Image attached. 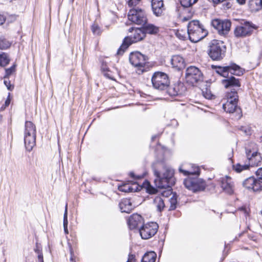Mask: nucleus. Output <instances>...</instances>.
I'll use <instances>...</instances> for the list:
<instances>
[{
	"mask_svg": "<svg viewBox=\"0 0 262 262\" xmlns=\"http://www.w3.org/2000/svg\"><path fill=\"white\" fill-rule=\"evenodd\" d=\"M156 178V186L160 189L170 188L175 184L174 170L170 167L166 166L163 160L154 162L151 166Z\"/></svg>",
	"mask_w": 262,
	"mask_h": 262,
	"instance_id": "1",
	"label": "nucleus"
},
{
	"mask_svg": "<svg viewBox=\"0 0 262 262\" xmlns=\"http://www.w3.org/2000/svg\"><path fill=\"white\" fill-rule=\"evenodd\" d=\"M180 172L184 176H187L183 181L185 187L193 192L204 191L206 187L205 181L198 178L200 173L199 167L195 168L193 171H188L183 169L181 167L179 168Z\"/></svg>",
	"mask_w": 262,
	"mask_h": 262,
	"instance_id": "2",
	"label": "nucleus"
},
{
	"mask_svg": "<svg viewBox=\"0 0 262 262\" xmlns=\"http://www.w3.org/2000/svg\"><path fill=\"white\" fill-rule=\"evenodd\" d=\"M227 102L223 104L224 110L233 116L232 119L239 120L243 116L241 108L238 106V96L234 89L227 92L225 95Z\"/></svg>",
	"mask_w": 262,
	"mask_h": 262,
	"instance_id": "3",
	"label": "nucleus"
},
{
	"mask_svg": "<svg viewBox=\"0 0 262 262\" xmlns=\"http://www.w3.org/2000/svg\"><path fill=\"white\" fill-rule=\"evenodd\" d=\"M128 31L129 32H134V34L133 35L124 37L121 45L117 50V55L122 56L130 45L142 40L146 37L141 27L139 28H130Z\"/></svg>",
	"mask_w": 262,
	"mask_h": 262,
	"instance_id": "4",
	"label": "nucleus"
},
{
	"mask_svg": "<svg viewBox=\"0 0 262 262\" xmlns=\"http://www.w3.org/2000/svg\"><path fill=\"white\" fill-rule=\"evenodd\" d=\"M208 31L198 20H193L187 25V34L190 41L197 42L208 35Z\"/></svg>",
	"mask_w": 262,
	"mask_h": 262,
	"instance_id": "5",
	"label": "nucleus"
},
{
	"mask_svg": "<svg viewBox=\"0 0 262 262\" xmlns=\"http://www.w3.org/2000/svg\"><path fill=\"white\" fill-rule=\"evenodd\" d=\"M226 51V47L223 41L213 39L209 43L207 53L212 60L220 61L225 57Z\"/></svg>",
	"mask_w": 262,
	"mask_h": 262,
	"instance_id": "6",
	"label": "nucleus"
},
{
	"mask_svg": "<svg viewBox=\"0 0 262 262\" xmlns=\"http://www.w3.org/2000/svg\"><path fill=\"white\" fill-rule=\"evenodd\" d=\"M36 130L35 124L26 121L25 124L24 143L26 149L30 151L36 144Z\"/></svg>",
	"mask_w": 262,
	"mask_h": 262,
	"instance_id": "7",
	"label": "nucleus"
},
{
	"mask_svg": "<svg viewBox=\"0 0 262 262\" xmlns=\"http://www.w3.org/2000/svg\"><path fill=\"white\" fill-rule=\"evenodd\" d=\"M257 27L250 21L242 20L234 30V34L236 38H244L252 35Z\"/></svg>",
	"mask_w": 262,
	"mask_h": 262,
	"instance_id": "8",
	"label": "nucleus"
},
{
	"mask_svg": "<svg viewBox=\"0 0 262 262\" xmlns=\"http://www.w3.org/2000/svg\"><path fill=\"white\" fill-rule=\"evenodd\" d=\"M151 82L154 89L163 92L168 88L170 80L167 74L157 71L154 73L151 77Z\"/></svg>",
	"mask_w": 262,
	"mask_h": 262,
	"instance_id": "9",
	"label": "nucleus"
},
{
	"mask_svg": "<svg viewBox=\"0 0 262 262\" xmlns=\"http://www.w3.org/2000/svg\"><path fill=\"white\" fill-rule=\"evenodd\" d=\"M203 74L201 71L195 66H189L186 70L185 79L188 83L194 86L203 81Z\"/></svg>",
	"mask_w": 262,
	"mask_h": 262,
	"instance_id": "10",
	"label": "nucleus"
},
{
	"mask_svg": "<svg viewBox=\"0 0 262 262\" xmlns=\"http://www.w3.org/2000/svg\"><path fill=\"white\" fill-rule=\"evenodd\" d=\"M127 17L129 20L138 25L142 26L148 21L145 11L138 7L131 9L128 13Z\"/></svg>",
	"mask_w": 262,
	"mask_h": 262,
	"instance_id": "11",
	"label": "nucleus"
},
{
	"mask_svg": "<svg viewBox=\"0 0 262 262\" xmlns=\"http://www.w3.org/2000/svg\"><path fill=\"white\" fill-rule=\"evenodd\" d=\"M148 58L147 56L142 54L139 51L132 52L129 56V60L131 64L137 67L139 70L143 72L146 63L147 62Z\"/></svg>",
	"mask_w": 262,
	"mask_h": 262,
	"instance_id": "12",
	"label": "nucleus"
},
{
	"mask_svg": "<svg viewBox=\"0 0 262 262\" xmlns=\"http://www.w3.org/2000/svg\"><path fill=\"white\" fill-rule=\"evenodd\" d=\"M158 228L159 226L156 222L143 224L139 229V233L142 239H147L156 234Z\"/></svg>",
	"mask_w": 262,
	"mask_h": 262,
	"instance_id": "13",
	"label": "nucleus"
},
{
	"mask_svg": "<svg viewBox=\"0 0 262 262\" xmlns=\"http://www.w3.org/2000/svg\"><path fill=\"white\" fill-rule=\"evenodd\" d=\"M186 91V88L183 83L179 81L172 85L169 84L168 88L165 90L164 93L170 96H176L183 95Z\"/></svg>",
	"mask_w": 262,
	"mask_h": 262,
	"instance_id": "14",
	"label": "nucleus"
},
{
	"mask_svg": "<svg viewBox=\"0 0 262 262\" xmlns=\"http://www.w3.org/2000/svg\"><path fill=\"white\" fill-rule=\"evenodd\" d=\"M127 223L130 230L139 229L144 224V219L142 216L137 213L131 215L127 220Z\"/></svg>",
	"mask_w": 262,
	"mask_h": 262,
	"instance_id": "15",
	"label": "nucleus"
},
{
	"mask_svg": "<svg viewBox=\"0 0 262 262\" xmlns=\"http://www.w3.org/2000/svg\"><path fill=\"white\" fill-rule=\"evenodd\" d=\"M243 186L248 189H252L254 192L262 191V185L259 184L253 176L245 180L243 182Z\"/></svg>",
	"mask_w": 262,
	"mask_h": 262,
	"instance_id": "16",
	"label": "nucleus"
},
{
	"mask_svg": "<svg viewBox=\"0 0 262 262\" xmlns=\"http://www.w3.org/2000/svg\"><path fill=\"white\" fill-rule=\"evenodd\" d=\"M220 183L221 188L226 193L229 195L233 193V184L230 177L226 176L221 178L220 180Z\"/></svg>",
	"mask_w": 262,
	"mask_h": 262,
	"instance_id": "17",
	"label": "nucleus"
},
{
	"mask_svg": "<svg viewBox=\"0 0 262 262\" xmlns=\"http://www.w3.org/2000/svg\"><path fill=\"white\" fill-rule=\"evenodd\" d=\"M151 6L153 14L157 17L161 16L164 10L163 0H151Z\"/></svg>",
	"mask_w": 262,
	"mask_h": 262,
	"instance_id": "18",
	"label": "nucleus"
},
{
	"mask_svg": "<svg viewBox=\"0 0 262 262\" xmlns=\"http://www.w3.org/2000/svg\"><path fill=\"white\" fill-rule=\"evenodd\" d=\"M141 27L145 35L146 34L155 35L160 31V28L159 27L153 24L148 23V21L144 23L141 26Z\"/></svg>",
	"mask_w": 262,
	"mask_h": 262,
	"instance_id": "19",
	"label": "nucleus"
},
{
	"mask_svg": "<svg viewBox=\"0 0 262 262\" xmlns=\"http://www.w3.org/2000/svg\"><path fill=\"white\" fill-rule=\"evenodd\" d=\"M170 62L172 68L178 71H181L185 67L184 59L179 55H173L171 58Z\"/></svg>",
	"mask_w": 262,
	"mask_h": 262,
	"instance_id": "20",
	"label": "nucleus"
},
{
	"mask_svg": "<svg viewBox=\"0 0 262 262\" xmlns=\"http://www.w3.org/2000/svg\"><path fill=\"white\" fill-rule=\"evenodd\" d=\"M226 78L222 80V83L225 88L241 86V84L239 79L236 78L232 75L229 77H227Z\"/></svg>",
	"mask_w": 262,
	"mask_h": 262,
	"instance_id": "21",
	"label": "nucleus"
},
{
	"mask_svg": "<svg viewBox=\"0 0 262 262\" xmlns=\"http://www.w3.org/2000/svg\"><path fill=\"white\" fill-rule=\"evenodd\" d=\"M119 208L122 212L129 213L135 208L130 199L124 198L121 200L119 204Z\"/></svg>",
	"mask_w": 262,
	"mask_h": 262,
	"instance_id": "22",
	"label": "nucleus"
},
{
	"mask_svg": "<svg viewBox=\"0 0 262 262\" xmlns=\"http://www.w3.org/2000/svg\"><path fill=\"white\" fill-rule=\"evenodd\" d=\"M228 72L230 73L231 75L240 76L243 75L245 72V70L241 68L239 65L231 62L228 65Z\"/></svg>",
	"mask_w": 262,
	"mask_h": 262,
	"instance_id": "23",
	"label": "nucleus"
},
{
	"mask_svg": "<svg viewBox=\"0 0 262 262\" xmlns=\"http://www.w3.org/2000/svg\"><path fill=\"white\" fill-rule=\"evenodd\" d=\"M231 26V23L229 20H223L221 24V27L217 31V33L221 35L224 36L227 35L230 30Z\"/></svg>",
	"mask_w": 262,
	"mask_h": 262,
	"instance_id": "24",
	"label": "nucleus"
},
{
	"mask_svg": "<svg viewBox=\"0 0 262 262\" xmlns=\"http://www.w3.org/2000/svg\"><path fill=\"white\" fill-rule=\"evenodd\" d=\"M157 256L154 251L147 252L143 256L141 262H155Z\"/></svg>",
	"mask_w": 262,
	"mask_h": 262,
	"instance_id": "25",
	"label": "nucleus"
},
{
	"mask_svg": "<svg viewBox=\"0 0 262 262\" xmlns=\"http://www.w3.org/2000/svg\"><path fill=\"white\" fill-rule=\"evenodd\" d=\"M212 68L213 69H216V72L219 74L220 75L224 77H227L228 76V67L227 66L222 67V66H212Z\"/></svg>",
	"mask_w": 262,
	"mask_h": 262,
	"instance_id": "26",
	"label": "nucleus"
},
{
	"mask_svg": "<svg viewBox=\"0 0 262 262\" xmlns=\"http://www.w3.org/2000/svg\"><path fill=\"white\" fill-rule=\"evenodd\" d=\"M249 6L252 11H258L262 8V0H250Z\"/></svg>",
	"mask_w": 262,
	"mask_h": 262,
	"instance_id": "27",
	"label": "nucleus"
},
{
	"mask_svg": "<svg viewBox=\"0 0 262 262\" xmlns=\"http://www.w3.org/2000/svg\"><path fill=\"white\" fill-rule=\"evenodd\" d=\"M198 0H181L180 4L184 9H188V12L192 14L190 7L196 3Z\"/></svg>",
	"mask_w": 262,
	"mask_h": 262,
	"instance_id": "28",
	"label": "nucleus"
},
{
	"mask_svg": "<svg viewBox=\"0 0 262 262\" xmlns=\"http://www.w3.org/2000/svg\"><path fill=\"white\" fill-rule=\"evenodd\" d=\"M10 59L9 55L6 53L0 54V66L5 67L10 62Z\"/></svg>",
	"mask_w": 262,
	"mask_h": 262,
	"instance_id": "29",
	"label": "nucleus"
},
{
	"mask_svg": "<svg viewBox=\"0 0 262 262\" xmlns=\"http://www.w3.org/2000/svg\"><path fill=\"white\" fill-rule=\"evenodd\" d=\"M154 203L156 204L157 210L162 212L165 207L164 200L161 196H157L154 199Z\"/></svg>",
	"mask_w": 262,
	"mask_h": 262,
	"instance_id": "30",
	"label": "nucleus"
},
{
	"mask_svg": "<svg viewBox=\"0 0 262 262\" xmlns=\"http://www.w3.org/2000/svg\"><path fill=\"white\" fill-rule=\"evenodd\" d=\"M119 191L122 192H135L137 191L138 187L136 186V188L135 189L132 187L130 186L128 184H125L118 187Z\"/></svg>",
	"mask_w": 262,
	"mask_h": 262,
	"instance_id": "31",
	"label": "nucleus"
},
{
	"mask_svg": "<svg viewBox=\"0 0 262 262\" xmlns=\"http://www.w3.org/2000/svg\"><path fill=\"white\" fill-rule=\"evenodd\" d=\"M11 45V42L6 39L4 37H0V49L6 50L9 48Z\"/></svg>",
	"mask_w": 262,
	"mask_h": 262,
	"instance_id": "32",
	"label": "nucleus"
},
{
	"mask_svg": "<svg viewBox=\"0 0 262 262\" xmlns=\"http://www.w3.org/2000/svg\"><path fill=\"white\" fill-rule=\"evenodd\" d=\"M250 167L249 164L241 165L239 163L233 165V169L237 172H241L244 170H246Z\"/></svg>",
	"mask_w": 262,
	"mask_h": 262,
	"instance_id": "33",
	"label": "nucleus"
},
{
	"mask_svg": "<svg viewBox=\"0 0 262 262\" xmlns=\"http://www.w3.org/2000/svg\"><path fill=\"white\" fill-rule=\"evenodd\" d=\"M16 65L13 64L11 67L5 69V74L4 76V79H8L9 76L15 72Z\"/></svg>",
	"mask_w": 262,
	"mask_h": 262,
	"instance_id": "34",
	"label": "nucleus"
},
{
	"mask_svg": "<svg viewBox=\"0 0 262 262\" xmlns=\"http://www.w3.org/2000/svg\"><path fill=\"white\" fill-rule=\"evenodd\" d=\"M223 20L221 19L216 18L212 20L211 22V26L217 31L221 27V24Z\"/></svg>",
	"mask_w": 262,
	"mask_h": 262,
	"instance_id": "35",
	"label": "nucleus"
},
{
	"mask_svg": "<svg viewBox=\"0 0 262 262\" xmlns=\"http://www.w3.org/2000/svg\"><path fill=\"white\" fill-rule=\"evenodd\" d=\"M170 206L169 208V210H174L177 208V200L176 194H173L170 200Z\"/></svg>",
	"mask_w": 262,
	"mask_h": 262,
	"instance_id": "36",
	"label": "nucleus"
},
{
	"mask_svg": "<svg viewBox=\"0 0 262 262\" xmlns=\"http://www.w3.org/2000/svg\"><path fill=\"white\" fill-rule=\"evenodd\" d=\"M256 157H258L259 158L256 157V156L254 157V159L253 160H249V165L251 164V166H254L256 165L258 166L259 164L261 162V156L260 154L257 151Z\"/></svg>",
	"mask_w": 262,
	"mask_h": 262,
	"instance_id": "37",
	"label": "nucleus"
},
{
	"mask_svg": "<svg viewBox=\"0 0 262 262\" xmlns=\"http://www.w3.org/2000/svg\"><path fill=\"white\" fill-rule=\"evenodd\" d=\"M91 30L94 35H99L101 33V29L98 25L93 24L91 26Z\"/></svg>",
	"mask_w": 262,
	"mask_h": 262,
	"instance_id": "38",
	"label": "nucleus"
},
{
	"mask_svg": "<svg viewBox=\"0 0 262 262\" xmlns=\"http://www.w3.org/2000/svg\"><path fill=\"white\" fill-rule=\"evenodd\" d=\"M246 154L247 159L248 160H253L254 159V157H256L257 151H253L252 152L251 149L246 148ZM257 158V157H256ZM259 157H258V158Z\"/></svg>",
	"mask_w": 262,
	"mask_h": 262,
	"instance_id": "39",
	"label": "nucleus"
},
{
	"mask_svg": "<svg viewBox=\"0 0 262 262\" xmlns=\"http://www.w3.org/2000/svg\"><path fill=\"white\" fill-rule=\"evenodd\" d=\"M256 179L260 185H262V167L259 168L256 171Z\"/></svg>",
	"mask_w": 262,
	"mask_h": 262,
	"instance_id": "40",
	"label": "nucleus"
},
{
	"mask_svg": "<svg viewBox=\"0 0 262 262\" xmlns=\"http://www.w3.org/2000/svg\"><path fill=\"white\" fill-rule=\"evenodd\" d=\"M63 226H68V205H66L65 210L63 214Z\"/></svg>",
	"mask_w": 262,
	"mask_h": 262,
	"instance_id": "41",
	"label": "nucleus"
},
{
	"mask_svg": "<svg viewBox=\"0 0 262 262\" xmlns=\"http://www.w3.org/2000/svg\"><path fill=\"white\" fill-rule=\"evenodd\" d=\"M203 95L204 97L208 99H212L214 96L211 94L210 91L208 90L207 89H206L205 91H203Z\"/></svg>",
	"mask_w": 262,
	"mask_h": 262,
	"instance_id": "42",
	"label": "nucleus"
},
{
	"mask_svg": "<svg viewBox=\"0 0 262 262\" xmlns=\"http://www.w3.org/2000/svg\"><path fill=\"white\" fill-rule=\"evenodd\" d=\"M146 191L147 193L150 194H156L158 191L157 188L151 186L149 184L146 188Z\"/></svg>",
	"mask_w": 262,
	"mask_h": 262,
	"instance_id": "43",
	"label": "nucleus"
},
{
	"mask_svg": "<svg viewBox=\"0 0 262 262\" xmlns=\"http://www.w3.org/2000/svg\"><path fill=\"white\" fill-rule=\"evenodd\" d=\"M129 176H130V177L131 178H132L133 179H134L135 180H140L143 178V175H136L135 174V173L133 171H130L129 173Z\"/></svg>",
	"mask_w": 262,
	"mask_h": 262,
	"instance_id": "44",
	"label": "nucleus"
},
{
	"mask_svg": "<svg viewBox=\"0 0 262 262\" xmlns=\"http://www.w3.org/2000/svg\"><path fill=\"white\" fill-rule=\"evenodd\" d=\"M4 83L8 90L11 91L14 89V86L11 84L10 81L9 80V78L8 79V80H4Z\"/></svg>",
	"mask_w": 262,
	"mask_h": 262,
	"instance_id": "45",
	"label": "nucleus"
},
{
	"mask_svg": "<svg viewBox=\"0 0 262 262\" xmlns=\"http://www.w3.org/2000/svg\"><path fill=\"white\" fill-rule=\"evenodd\" d=\"M34 251L38 255H39L40 254L41 255L43 254L42 252V248L41 246L39 245L38 243L36 244L35 248L34 249Z\"/></svg>",
	"mask_w": 262,
	"mask_h": 262,
	"instance_id": "46",
	"label": "nucleus"
},
{
	"mask_svg": "<svg viewBox=\"0 0 262 262\" xmlns=\"http://www.w3.org/2000/svg\"><path fill=\"white\" fill-rule=\"evenodd\" d=\"M238 129L244 132L246 135H248L250 132L249 127L245 126H240L238 127Z\"/></svg>",
	"mask_w": 262,
	"mask_h": 262,
	"instance_id": "47",
	"label": "nucleus"
},
{
	"mask_svg": "<svg viewBox=\"0 0 262 262\" xmlns=\"http://www.w3.org/2000/svg\"><path fill=\"white\" fill-rule=\"evenodd\" d=\"M141 0H128L127 4L129 7H132L137 5Z\"/></svg>",
	"mask_w": 262,
	"mask_h": 262,
	"instance_id": "48",
	"label": "nucleus"
},
{
	"mask_svg": "<svg viewBox=\"0 0 262 262\" xmlns=\"http://www.w3.org/2000/svg\"><path fill=\"white\" fill-rule=\"evenodd\" d=\"M126 262H136L135 255L129 253L128 255V259Z\"/></svg>",
	"mask_w": 262,
	"mask_h": 262,
	"instance_id": "49",
	"label": "nucleus"
},
{
	"mask_svg": "<svg viewBox=\"0 0 262 262\" xmlns=\"http://www.w3.org/2000/svg\"><path fill=\"white\" fill-rule=\"evenodd\" d=\"M101 70L102 73L106 71H110L109 68L107 67L106 63L103 62L101 64Z\"/></svg>",
	"mask_w": 262,
	"mask_h": 262,
	"instance_id": "50",
	"label": "nucleus"
},
{
	"mask_svg": "<svg viewBox=\"0 0 262 262\" xmlns=\"http://www.w3.org/2000/svg\"><path fill=\"white\" fill-rule=\"evenodd\" d=\"M232 4L230 2H226L223 5L224 9H228L230 8Z\"/></svg>",
	"mask_w": 262,
	"mask_h": 262,
	"instance_id": "51",
	"label": "nucleus"
},
{
	"mask_svg": "<svg viewBox=\"0 0 262 262\" xmlns=\"http://www.w3.org/2000/svg\"><path fill=\"white\" fill-rule=\"evenodd\" d=\"M103 74L105 77H106L110 79H113V76L111 75V72L110 70V71H106V72L103 73Z\"/></svg>",
	"mask_w": 262,
	"mask_h": 262,
	"instance_id": "52",
	"label": "nucleus"
},
{
	"mask_svg": "<svg viewBox=\"0 0 262 262\" xmlns=\"http://www.w3.org/2000/svg\"><path fill=\"white\" fill-rule=\"evenodd\" d=\"M170 125L172 126L173 127H177L179 125V123L176 119H173L171 120V124Z\"/></svg>",
	"mask_w": 262,
	"mask_h": 262,
	"instance_id": "53",
	"label": "nucleus"
},
{
	"mask_svg": "<svg viewBox=\"0 0 262 262\" xmlns=\"http://www.w3.org/2000/svg\"><path fill=\"white\" fill-rule=\"evenodd\" d=\"M176 35L177 36L182 39V40H185V39L186 38V36L185 35H182L181 34V32H180L179 31H178L177 33H176Z\"/></svg>",
	"mask_w": 262,
	"mask_h": 262,
	"instance_id": "54",
	"label": "nucleus"
},
{
	"mask_svg": "<svg viewBox=\"0 0 262 262\" xmlns=\"http://www.w3.org/2000/svg\"><path fill=\"white\" fill-rule=\"evenodd\" d=\"M6 20V18L3 15L0 14V25H3Z\"/></svg>",
	"mask_w": 262,
	"mask_h": 262,
	"instance_id": "55",
	"label": "nucleus"
},
{
	"mask_svg": "<svg viewBox=\"0 0 262 262\" xmlns=\"http://www.w3.org/2000/svg\"><path fill=\"white\" fill-rule=\"evenodd\" d=\"M10 93H9L8 96L5 102V105L6 106H8L10 103Z\"/></svg>",
	"mask_w": 262,
	"mask_h": 262,
	"instance_id": "56",
	"label": "nucleus"
},
{
	"mask_svg": "<svg viewBox=\"0 0 262 262\" xmlns=\"http://www.w3.org/2000/svg\"><path fill=\"white\" fill-rule=\"evenodd\" d=\"M37 258H38V262H44L43 254L41 255L40 254L39 255H38Z\"/></svg>",
	"mask_w": 262,
	"mask_h": 262,
	"instance_id": "57",
	"label": "nucleus"
},
{
	"mask_svg": "<svg viewBox=\"0 0 262 262\" xmlns=\"http://www.w3.org/2000/svg\"><path fill=\"white\" fill-rule=\"evenodd\" d=\"M70 253H71V257H70V261H72V262H76L74 260V259L73 258V252L72 249H71V250H70Z\"/></svg>",
	"mask_w": 262,
	"mask_h": 262,
	"instance_id": "58",
	"label": "nucleus"
},
{
	"mask_svg": "<svg viewBox=\"0 0 262 262\" xmlns=\"http://www.w3.org/2000/svg\"><path fill=\"white\" fill-rule=\"evenodd\" d=\"M246 0H236L237 2L240 5H243L245 4Z\"/></svg>",
	"mask_w": 262,
	"mask_h": 262,
	"instance_id": "59",
	"label": "nucleus"
},
{
	"mask_svg": "<svg viewBox=\"0 0 262 262\" xmlns=\"http://www.w3.org/2000/svg\"><path fill=\"white\" fill-rule=\"evenodd\" d=\"M63 228L65 234H68L69 233L68 226H63Z\"/></svg>",
	"mask_w": 262,
	"mask_h": 262,
	"instance_id": "60",
	"label": "nucleus"
},
{
	"mask_svg": "<svg viewBox=\"0 0 262 262\" xmlns=\"http://www.w3.org/2000/svg\"><path fill=\"white\" fill-rule=\"evenodd\" d=\"M157 137H158L157 135L152 136L151 137V141H154L157 138Z\"/></svg>",
	"mask_w": 262,
	"mask_h": 262,
	"instance_id": "61",
	"label": "nucleus"
},
{
	"mask_svg": "<svg viewBox=\"0 0 262 262\" xmlns=\"http://www.w3.org/2000/svg\"><path fill=\"white\" fill-rule=\"evenodd\" d=\"M15 19H16V16L15 15H12L11 21H14Z\"/></svg>",
	"mask_w": 262,
	"mask_h": 262,
	"instance_id": "62",
	"label": "nucleus"
},
{
	"mask_svg": "<svg viewBox=\"0 0 262 262\" xmlns=\"http://www.w3.org/2000/svg\"><path fill=\"white\" fill-rule=\"evenodd\" d=\"M259 58L262 59V50H261V51L260 52V54H259Z\"/></svg>",
	"mask_w": 262,
	"mask_h": 262,
	"instance_id": "63",
	"label": "nucleus"
},
{
	"mask_svg": "<svg viewBox=\"0 0 262 262\" xmlns=\"http://www.w3.org/2000/svg\"><path fill=\"white\" fill-rule=\"evenodd\" d=\"M183 21H187L188 20V18L186 17H184L183 18Z\"/></svg>",
	"mask_w": 262,
	"mask_h": 262,
	"instance_id": "64",
	"label": "nucleus"
}]
</instances>
